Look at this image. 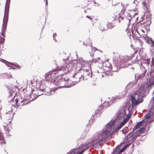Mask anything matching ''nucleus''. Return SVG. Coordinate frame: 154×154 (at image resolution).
<instances>
[{
	"mask_svg": "<svg viewBox=\"0 0 154 154\" xmlns=\"http://www.w3.org/2000/svg\"><path fill=\"white\" fill-rule=\"evenodd\" d=\"M115 123L114 120H111L106 126L107 129L100 131L97 133V136L94 137L93 140V143H95L106 139H110L112 138V132L110 131L112 127Z\"/></svg>",
	"mask_w": 154,
	"mask_h": 154,
	"instance_id": "obj_1",
	"label": "nucleus"
},
{
	"mask_svg": "<svg viewBox=\"0 0 154 154\" xmlns=\"http://www.w3.org/2000/svg\"><path fill=\"white\" fill-rule=\"evenodd\" d=\"M67 69L66 75H72L71 81L72 82L77 83L83 80V78H82L83 75L80 72L81 70H80L81 66L80 63H78L72 66H70Z\"/></svg>",
	"mask_w": 154,
	"mask_h": 154,
	"instance_id": "obj_2",
	"label": "nucleus"
},
{
	"mask_svg": "<svg viewBox=\"0 0 154 154\" xmlns=\"http://www.w3.org/2000/svg\"><path fill=\"white\" fill-rule=\"evenodd\" d=\"M10 1V0H7L5 4L3 23L1 33V34L4 37L5 36V32L8 21Z\"/></svg>",
	"mask_w": 154,
	"mask_h": 154,
	"instance_id": "obj_3",
	"label": "nucleus"
},
{
	"mask_svg": "<svg viewBox=\"0 0 154 154\" xmlns=\"http://www.w3.org/2000/svg\"><path fill=\"white\" fill-rule=\"evenodd\" d=\"M59 68H57L49 71L45 75V80L50 82H54L55 81V78L57 76V74L58 72Z\"/></svg>",
	"mask_w": 154,
	"mask_h": 154,
	"instance_id": "obj_4",
	"label": "nucleus"
},
{
	"mask_svg": "<svg viewBox=\"0 0 154 154\" xmlns=\"http://www.w3.org/2000/svg\"><path fill=\"white\" fill-rule=\"evenodd\" d=\"M40 91V89L33 90L31 92L27 90L25 93V95L27 96L30 101L33 100L35 99L39 96L41 95V94H39V92Z\"/></svg>",
	"mask_w": 154,
	"mask_h": 154,
	"instance_id": "obj_5",
	"label": "nucleus"
},
{
	"mask_svg": "<svg viewBox=\"0 0 154 154\" xmlns=\"http://www.w3.org/2000/svg\"><path fill=\"white\" fill-rule=\"evenodd\" d=\"M69 66L67 67V66L65 68L64 66H62L60 68H59V71H66V72L64 74L63 77H64V78L61 80H60L59 82V85L61 87H63L64 86V85L62 84V83L63 82H64L66 81H69L70 80V78L69 77V76L70 77L71 79H72V75H66V73L67 72V69L69 68Z\"/></svg>",
	"mask_w": 154,
	"mask_h": 154,
	"instance_id": "obj_6",
	"label": "nucleus"
},
{
	"mask_svg": "<svg viewBox=\"0 0 154 154\" xmlns=\"http://www.w3.org/2000/svg\"><path fill=\"white\" fill-rule=\"evenodd\" d=\"M88 66V68H85V67H81V73H82L83 75V80H87L90 77H91V70L90 68L89 67L88 64H87Z\"/></svg>",
	"mask_w": 154,
	"mask_h": 154,
	"instance_id": "obj_7",
	"label": "nucleus"
},
{
	"mask_svg": "<svg viewBox=\"0 0 154 154\" xmlns=\"http://www.w3.org/2000/svg\"><path fill=\"white\" fill-rule=\"evenodd\" d=\"M131 106L132 107L138 105L143 101V99L141 98H140L137 100H136L134 97L132 95H131Z\"/></svg>",
	"mask_w": 154,
	"mask_h": 154,
	"instance_id": "obj_8",
	"label": "nucleus"
},
{
	"mask_svg": "<svg viewBox=\"0 0 154 154\" xmlns=\"http://www.w3.org/2000/svg\"><path fill=\"white\" fill-rule=\"evenodd\" d=\"M97 3L94 0H85L82 3L83 6L87 7L88 5H96Z\"/></svg>",
	"mask_w": 154,
	"mask_h": 154,
	"instance_id": "obj_9",
	"label": "nucleus"
},
{
	"mask_svg": "<svg viewBox=\"0 0 154 154\" xmlns=\"http://www.w3.org/2000/svg\"><path fill=\"white\" fill-rule=\"evenodd\" d=\"M30 101L29 100L28 102L25 99L23 100H22L20 99L18 100L17 99H15L16 104L17 106H23L26 104H27Z\"/></svg>",
	"mask_w": 154,
	"mask_h": 154,
	"instance_id": "obj_10",
	"label": "nucleus"
},
{
	"mask_svg": "<svg viewBox=\"0 0 154 154\" xmlns=\"http://www.w3.org/2000/svg\"><path fill=\"white\" fill-rule=\"evenodd\" d=\"M84 151V150L82 148H80L78 150L77 149L71 150L67 154H82Z\"/></svg>",
	"mask_w": 154,
	"mask_h": 154,
	"instance_id": "obj_11",
	"label": "nucleus"
},
{
	"mask_svg": "<svg viewBox=\"0 0 154 154\" xmlns=\"http://www.w3.org/2000/svg\"><path fill=\"white\" fill-rule=\"evenodd\" d=\"M131 57H129L127 55L124 56H119L120 59V62L122 63H125L130 60L132 58Z\"/></svg>",
	"mask_w": 154,
	"mask_h": 154,
	"instance_id": "obj_12",
	"label": "nucleus"
},
{
	"mask_svg": "<svg viewBox=\"0 0 154 154\" xmlns=\"http://www.w3.org/2000/svg\"><path fill=\"white\" fill-rule=\"evenodd\" d=\"M136 137V136H134L133 135V136L132 133L128 134L127 137V141L129 143H131L133 141V138Z\"/></svg>",
	"mask_w": 154,
	"mask_h": 154,
	"instance_id": "obj_13",
	"label": "nucleus"
},
{
	"mask_svg": "<svg viewBox=\"0 0 154 154\" xmlns=\"http://www.w3.org/2000/svg\"><path fill=\"white\" fill-rule=\"evenodd\" d=\"M146 128L144 127L141 128L139 130L138 132L137 131L134 134V136H136V137L140 136L142 133L145 132Z\"/></svg>",
	"mask_w": 154,
	"mask_h": 154,
	"instance_id": "obj_14",
	"label": "nucleus"
},
{
	"mask_svg": "<svg viewBox=\"0 0 154 154\" xmlns=\"http://www.w3.org/2000/svg\"><path fill=\"white\" fill-rule=\"evenodd\" d=\"M118 5V7H119V9L121 11V13L122 14H124L126 11V8L124 5L122 4H119Z\"/></svg>",
	"mask_w": 154,
	"mask_h": 154,
	"instance_id": "obj_15",
	"label": "nucleus"
},
{
	"mask_svg": "<svg viewBox=\"0 0 154 154\" xmlns=\"http://www.w3.org/2000/svg\"><path fill=\"white\" fill-rule=\"evenodd\" d=\"M7 88L8 89V90L10 91H13L16 92L17 89V87L13 85H8Z\"/></svg>",
	"mask_w": 154,
	"mask_h": 154,
	"instance_id": "obj_16",
	"label": "nucleus"
},
{
	"mask_svg": "<svg viewBox=\"0 0 154 154\" xmlns=\"http://www.w3.org/2000/svg\"><path fill=\"white\" fill-rule=\"evenodd\" d=\"M142 23H141V24H144L145 23H147L146 25H148L149 26L150 24L151 23V21L149 17H146V20H145L141 22Z\"/></svg>",
	"mask_w": 154,
	"mask_h": 154,
	"instance_id": "obj_17",
	"label": "nucleus"
},
{
	"mask_svg": "<svg viewBox=\"0 0 154 154\" xmlns=\"http://www.w3.org/2000/svg\"><path fill=\"white\" fill-rule=\"evenodd\" d=\"M144 121V120H142L137 123L133 128V131L136 130L137 128H139L141 125Z\"/></svg>",
	"mask_w": 154,
	"mask_h": 154,
	"instance_id": "obj_18",
	"label": "nucleus"
},
{
	"mask_svg": "<svg viewBox=\"0 0 154 154\" xmlns=\"http://www.w3.org/2000/svg\"><path fill=\"white\" fill-rule=\"evenodd\" d=\"M91 62L94 63H101L103 62L100 57H97V59H93L92 60Z\"/></svg>",
	"mask_w": 154,
	"mask_h": 154,
	"instance_id": "obj_19",
	"label": "nucleus"
},
{
	"mask_svg": "<svg viewBox=\"0 0 154 154\" xmlns=\"http://www.w3.org/2000/svg\"><path fill=\"white\" fill-rule=\"evenodd\" d=\"M104 107V106L102 105H101L100 106H99L98 107V108L96 111V113H97V112H102V110L103 109Z\"/></svg>",
	"mask_w": 154,
	"mask_h": 154,
	"instance_id": "obj_20",
	"label": "nucleus"
},
{
	"mask_svg": "<svg viewBox=\"0 0 154 154\" xmlns=\"http://www.w3.org/2000/svg\"><path fill=\"white\" fill-rule=\"evenodd\" d=\"M149 81L151 84H147L146 85V87L147 88L150 87L152 85L154 84V79H151Z\"/></svg>",
	"mask_w": 154,
	"mask_h": 154,
	"instance_id": "obj_21",
	"label": "nucleus"
},
{
	"mask_svg": "<svg viewBox=\"0 0 154 154\" xmlns=\"http://www.w3.org/2000/svg\"><path fill=\"white\" fill-rule=\"evenodd\" d=\"M3 77L7 79L13 78V77L11 74H5L3 75Z\"/></svg>",
	"mask_w": 154,
	"mask_h": 154,
	"instance_id": "obj_22",
	"label": "nucleus"
},
{
	"mask_svg": "<svg viewBox=\"0 0 154 154\" xmlns=\"http://www.w3.org/2000/svg\"><path fill=\"white\" fill-rule=\"evenodd\" d=\"M4 128H5V130L6 131L5 132V134L7 135H8V134H9V131H10L9 130V128H8V127L7 126H5Z\"/></svg>",
	"mask_w": 154,
	"mask_h": 154,
	"instance_id": "obj_23",
	"label": "nucleus"
},
{
	"mask_svg": "<svg viewBox=\"0 0 154 154\" xmlns=\"http://www.w3.org/2000/svg\"><path fill=\"white\" fill-rule=\"evenodd\" d=\"M150 116L151 114L149 113H148L146 114L145 117V119H149L150 118Z\"/></svg>",
	"mask_w": 154,
	"mask_h": 154,
	"instance_id": "obj_24",
	"label": "nucleus"
},
{
	"mask_svg": "<svg viewBox=\"0 0 154 154\" xmlns=\"http://www.w3.org/2000/svg\"><path fill=\"white\" fill-rule=\"evenodd\" d=\"M2 134V133L0 131V140H3L5 139Z\"/></svg>",
	"mask_w": 154,
	"mask_h": 154,
	"instance_id": "obj_25",
	"label": "nucleus"
},
{
	"mask_svg": "<svg viewBox=\"0 0 154 154\" xmlns=\"http://www.w3.org/2000/svg\"><path fill=\"white\" fill-rule=\"evenodd\" d=\"M8 92L9 94V96H12L14 93L15 92L13 91H10L8 90Z\"/></svg>",
	"mask_w": 154,
	"mask_h": 154,
	"instance_id": "obj_26",
	"label": "nucleus"
},
{
	"mask_svg": "<svg viewBox=\"0 0 154 154\" xmlns=\"http://www.w3.org/2000/svg\"><path fill=\"white\" fill-rule=\"evenodd\" d=\"M125 146L122 149H121V150H118V154H121V153L124 151V150L125 149Z\"/></svg>",
	"mask_w": 154,
	"mask_h": 154,
	"instance_id": "obj_27",
	"label": "nucleus"
},
{
	"mask_svg": "<svg viewBox=\"0 0 154 154\" xmlns=\"http://www.w3.org/2000/svg\"><path fill=\"white\" fill-rule=\"evenodd\" d=\"M1 61L2 62H3L4 63H5V62H7L8 64H7V65L9 66L8 64H9V65H14V64L13 63H9L8 62H7V61H6V60H1Z\"/></svg>",
	"mask_w": 154,
	"mask_h": 154,
	"instance_id": "obj_28",
	"label": "nucleus"
},
{
	"mask_svg": "<svg viewBox=\"0 0 154 154\" xmlns=\"http://www.w3.org/2000/svg\"><path fill=\"white\" fill-rule=\"evenodd\" d=\"M10 118H11V117H10ZM11 119H8V121H5V123H6L7 124H10L11 123Z\"/></svg>",
	"mask_w": 154,
	"mask_h": 154,
	"instance_id": "obj_29",
	"label": "nucleus"
},
{
	"mask_svg": "<svg viewBox=\"0 0 154 154\" xmlns=\"http://www.w3.org/2000/svg\"><path fill=\"white\" fill-rule=\"evenodd\" d=\"M128 120L129 118H127L125 119H124L122 122L124 123V124H125L128 121Z\"/></svg>",
	"mask_w": 154,
	"mask_h": 154,
	"instance_id": "obj_30",
	"label": "nucleus"
},
{
	"mask_svg": "<svg viewBox=\"0 0 154 154\" xmlns=\"http://www.w3.org/2000/svg\"><path fill=\"white\" fill-rule=\"evenodd\" d=\"M0 144L1 145H2L3 144H6V142L5 141V140H0Z\"/></svg>",
	"mask_w": 154,
	"mask_h": 154,
	"instance_id": "obj_31",
	"label": "nucleus"
},
{
	"mask_svg": "<svg viewBox=\"0 0 154 154\" xmlns=\"http://www.w3.org/2000/svg\"><path fill=\"white\" fill-rule=\"evenodd\" d=\"M0 43H3L5 41V38H2L1 37H0Z\"/></svg>",
	"mask_w": 154,
	"mask_h": 154,
	"instance_id": "obj_32",
	"label": "nucleus"
},
{
	"mask_svg": "<svg viewBox=\"0 0 154 154\" xmlns=\"http://www.w3.org/2000/svg\"><path fill=\"white\" fill-rule=\"evenodd\" d=\"M122 131L123 134H126L127 133V129H123L122 130Z\"/></svg>",
	"mask_w": 154,
	"mask_h": 154,
	"instance_id": "obj_33",
	"label": "nucleus"
},
{
	"mask_svg": "<svg viewBox=\"0 0 154 154\" xmlns=\"http://www.w3.org/2000/svg\"><path fill=\"white\" fill-rule=\"evenodd\" d=\"M141 90L140 89H138L136 92V93H137V94H140V91Z\"/></svg>",
	"mask_w": 154,
	"mask_h": 154,
	"instance_id": "obj_34",
	"label": "nucleus"
},
{
	"mask_svg": "<svg viewBox=\"0 0 154 154\" xmlns=\"http://www.w3.org/2000/svg\"><path fill=\"white\" fill-rule=\"evenodd\" d=\"M57 36V35L56 33H54L53 35V37L54 38V40L56 41H57L56 40V39H55V37Z\"/></svg>",
	"mask_w": 154,
	"mask_h": 154,
	"instance_id": "obj_35",
	"label": "nucleus"
},
{
	"mask_svg": "<svg viewBox=\"0 0 154 154\" xmlns=\"http://www.w3.org/2000/svg\"><path fill=\"white\" fill-rule=\"evenodd\" d=\"M115 1L114 0L112 1V4L113 5H116L118 3V2H117L116 3V4L114 2V1Z\"/></svg>",
	"mask_w": 154,
	"mask_h": 154,
	"instance_id": "obj_36",
	"label": "nucleus"
},
{
	"mask_svg": "<svg viewBox=\"0 0 154 154\" xmlns=\"http://www.w3.org/2000/svg\"><path fill=\"white\" fill-rule=\"evenodd\" d=\"M122 128V127H121V126H120V125H119L118 127L116 129V131H118V130H119L121 128Z\"/></svg>",
	"mask_w": 154,
	"mask_h": 154,
	"instance_id": "obj_37",
	"label": "nucleus"
},
{
	"mask_svg": "<svg viewBox=\"0 0 154 154\" xmlns=\"http://www.w3.org/2000/svg\"><path fill=\"white\" fill-rule=\"evenodd\" d=\"M118 150H115L114 151L112 154H118Z\"/></svg>",
	"mask_w": 154,
	"mask_h": 154,
	"instance_id": "obj_38",
	"label": "nucleus"
},
{
	"mask_svg": "<svg viewBox=\"0 0 154 154\" xmlns=\"http://www.w3.org/2000/svg\"><path fill=\"white\" fill-rule=\"evenodd\" d=\"M86 17L87 18H88L89 19H90V20L91 21H92V18L91 17H89V16H86Z\"/></svg>",
	"mask_w": 154,
	"mask_h": 154,
	"instance_id": "obj_39",
	"label": "nucleus"
},
{
	"mask_svg": "<svg viewBox=\"0 0 154 154\" xmlns=\"http://www.w3.org/2000/svg\"><path fill=\"white\" fill-rule=\"evenodd\" d=\"M145 83H143L141 84V85L142 86V89H143L145 85Z\"/></svg>",
	"mask_w": 154,
	"mask_h": 154,
	"instance_id": "obj_40",
	"label": "nucleus"
},
{
	"mask_svg": "<svg viewBox=\"0 0 154 154\" xmlns=\"http://www.w3.org/2000/svg\"><path fill=\"white\" fill-rule=\"evenodd\" d=\"M125 124L124 123L122 122L120 123V125H119L121 127H122L123 125H124Z\"/></svg>",
	"mask_w": 154,
	"mask_h": 154,
	"instance_id": "obj_41",
	"label": "nucleus"
},
{
	"mask_svg": "<svg viewBox=\"0 0 154 154\" xmlns=\"http://www.w3.org/2000/svg\"><path fill=\"white\" fill-rule=\"evenodd\" d=\"M125 124L124 123L122 122L120 123V125H119L121 127H122L123 125H124Z\"/></svg>",
	"mask_w": 154,
	"mask_h": 154,
	"instance_id": "obj_42",
	"label": "nucleus"
},
{
	"mask_svg": "<svg viewBox=\"0 0 154 154\" xmlns=\"http://www.w3.org/2000/svg\"><path fill=\"white\" fill-rule=\"evenodd\" d=\"M125 124L124 123L122 122L120 123V125H119L121 127H122L123 125H124Z\"/></svg>",
	"mask_w": 154,
	"mask_h": 154,
	"instance_id": "obj_43",
	"label": "nucleus"
},
{
	"mask_svg": "<svg viewBox=\"0 0 154 154\" xmlns=\"http://www.w3.org/2000/svg\"><path fill=\"white\" fill-rule=\"evenodd\" d=\"M125 124L124 123L122 122L120 123V125H119L121 127H122L123 125H124Z\"/></svg>",
	"mask_w": 154,
	"mask_h": 154,
	"instance_id": "obj_44",
	"label": "nucleus"
},
{
	"mask_svg": "<svg viewBox=\"0 0 154 154\" xmlns=\"http://www.w3.org/2000/svg\"><path fill=\"white\" fill-rule=\"evenodd\" d=\"M91 10V9H90V8H88V9L86 10V11H85V12H86V13H87V12H88V11H90Z\"/></svg>",
	"mask_w": 154,
	"mask_h": 154,
	"instance_id": "obj_45",
	"label": "nucleus"
},
{
	"mask_svg": "<svg viewBox=\"0 0 154 154\" xmlns=\"http://www.w3.org/2000/svg\"><path fill=\"white\" fill-rule=\"evenodd\" d=\"M151 42L152 43V45H154V42L153 41V40L152 39L151 40Z\"/></svg>",
	"mask_w": 154,
	"mask_h": 154,
	"instance_id": "obj_46",
	"label": "nucleus"
},
{
	"mask_svg": "<svg viewBox=\"0 0 154 154\" xmlns=\"http://www.w3.org/2000/svg\"><path fill=\"white\" fill-rule=\"evenodd\" d=\"M152 111L154 112V105L152 106Z\"/></svg>",
	"mask_w": 154,
	"mask_h": 154,
	"instance_id": "obj_47",
	"label": "nucleus"
},
{
	"mask_svg": "<svg viewBox=\"0 0 154 154\" xmlns=\"http://www.w3.org/2000/svg\"><path fill=\"white\" fill-rule=\"evenodd\" d=\"M47 94L48 95H50V94H51V92H50V91H49L47 93Z\"/></svg>",
	"mask_w": 154,
	"mask_h": 154,
	"instance_id": "obj_48",
	"label": "nucleus"
},
{
	"mask_svg": "<svg viewBox=\"0 0 154 154\" xmlns=\"http://www.w3.org/2000/svg\"><path fill=\"white\" fill-rule=\"evenodd\" d=\"M100 29H101V30H103V31L105 30L106 29L104 28H101V27L100 28Z\"/></svg>",
	"mask_w": 154,
	"mask_h": 154,
	"instance_id": "obj_49",
	"label": "nucleus"
},
{
	"mask_svg": "<svg viewBox=\"0 0 154 154\" xmlns=\"http://www.w3.org/2000/svg\"><path fill=\"white\" fill-rule=\"evenodd\" d=\"M46 5H47L48 4L47 0H46Z\"/></svg>",
	"mask_w": 154,
	"mask_h": 154,
	"instance_id": "obj_50",
	"label": "nucleus"
},
{
	"mask_svg": "<svg viewBox=\"0 0 154 154\" xmlns=\"http://www.w3.org/2000/svg\"><path fill=\"white\" fill-rule=\"evenodd\" d=\"M154 60V57L153 58H152V60Z\"/></svg>",
	"mask_w": 154,
	"mask_h": 154,
	"instance_id": "obj_51",
	"label": "nucleus"
},
{
	"mask_svg": "<svg viewBox=\"0 0 154 154\" xmlns=\"http://www.w3.org/2000/svg\"><path fill=\"white\" fill-rule=\"evenodd\" d=\"M41 90L42 91H44V89H42Z\"/></svg>",
	"mask_w": 154,
	"mask_h": 154,
	"instance_id": "obj_52",
	"label": "nucleus"
},
{
	"mask_svg": "<svg viewBox=\"0 0 154 154\" xmlns=\"http://www.w3.org/2000/svg\"><path fill=\"white\" fill-rule=\"evenodd\" d=\"M40 92H39V94H41V95H42V94H41Z\"/></svg>",
	"mask_w": 154,
	"mask_h": 154,
	"instance_id": "obj_53",
	"label": "nucleus"
},
{
	"mask_svg": "<svg viewBox=\"0 0 154 154\" xmlns=\"http://www.w3.org/2000/svg\"><path fill=\"white\" fill-rule=\"evenodd\" d=\"M121 18L122 20H123V18L122 17H120V18Z\"/></svg>",
	"mask_w": 154,
	"mask_h": 154,
	"instance_id": "obj_54",
	"label": "nucleus"
},
{
	"mask_svg": "<svg viewBox=\"0 0 154 154\" xmlns=\"http://www.w3.org/2000/svg\"><path fill=\"white\" fill-rule=\"evenodd\" d=\"M153 100H154V97H153Z\"/></svg>",
	"mask_w": 154,
	"mask_h": 154,
	"instance_id": "obj_55",
	"label": "nucleus"
}]
</instances>
